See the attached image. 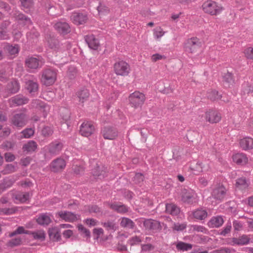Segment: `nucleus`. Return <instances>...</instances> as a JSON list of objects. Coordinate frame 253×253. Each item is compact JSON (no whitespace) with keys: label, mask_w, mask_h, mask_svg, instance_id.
<instances>
[{"label":"nucleus","mask_w":253,"mask_h":253,"mask_svg":"<svg viewBox=\"0 0 253 253\" xmlns=\"http://www.w3.org/2000/svg\"><path fill=\"white\" fill-rule=\"evenodd\" d=\"M47 42L48 47L54 50H58L61 46V43L59 40L55 36L49 35L47 36Z\"/></svg>","instance_id":"c85d7f7f"},{"label":"nucleus","mask_w":253,"mask_h":253,"mask_svg":"<svg viewBox=\"0 0 253 253\" xmlns=\"http://www.w3.org/2000/svg\"><path fill=\"white\" fill-rule=\"evenodd\" d=\"M244 54L247 59L253 60V48H247L244 50Z\"/></svg>","instance_id":"0e129e2a"},{"label":"nucleus","mask_w":253,"mask_h":253,"mask_svg":"<svg viewBox=\"0 0 253 253\" xmlns=\"http://www.w3.org/2000/svg\"><path fill=\"white\" fill-rule=\"evenodd\" d=\"M98 13L100 15H107L110 12V8L104 3L99 2V5L97 7Z\"/></svg>","instance_id":"49530a36"},{"label":"nucleus","mask_w":253,"mask_h":253,"mask_svg":"<svg viewBox=\"0 0 253 253\" xmlns=\"http://www.w3.org/2000/svg\"><path fill=\"white\" fill-rule=\"evenodd\" d=\"M176 247L177 250L187 251L192 248V245L191 244L180 241L177 243Z\"/></svg>","instance_id":"09e8293b"},{"label":"nucleus","mask_w":253,"mask_h":253,"mask_svg":"<svg viewBox=\"0 0 253 253\" xmlns=\"http://www.w3.org/2000/svg\"><path fill=\"white\" fill-rule=\"evenodd\" d=\"M76 96L80 103H84L88 100L90 96L89 90L85 88H82L76 92Z\"/></svg>","instance_id":"cd10ccee"},{"label":"nucleus","mask_w":253,"mask_h":253,"mask_svg":"<svg viewBox=\"0 0 253 253\" xmlns=\"http://www.w3.org/2000/svg\"><path fill=\"white\" fill-rule=\"evenodd\" d=\"M22 244V240L21 238H15L11 239L8 242L9 246L13 247L18 246Z\"/></svg>","instance_id":"bf43d9fd"},{"label":"nucleus","mask_w":253,"mask_h":253,"mask_svg":"<svg viewBox=\"0 0 253 253\" xmlns=\"http://www.w3.org/2000/svg\"><path fill=\"white\" fill-rule=\"evenodd\" d=\"M84 40L89 48L93 50L97 51L100 47L99 39L93 34L85 36Z\"/></svg>","instance_id":"6ab92c4d"},{"label":"nucleus","mask_w":253,"mask_h":253,"mask_svg":"<svg viewBox=\"0 0 253 253\" xmlns=\"http://www.w3.org/2000/svg\"><path fill=\"white\" fill-rule=\"evenodd\" d=\"M201 46V42L197 37H192L187 40L184 43L185 50L189 53H194Z\"/></svg>","instance_id":"9d476101"},{"label":"nucleus","mask_w":253,"mask_h":253,"mask_svg":"<svg viewBox=\"0 0 253 253\" xmlns=\"http://www.w3.org/2000/svg\"><path fill=\"white\" fill-rule=\"evenodd\" d=\"M66 166V161L61 158H58L54 160L50 165V169L54 172L62 170L65 168Z\"/></svg>","instance_id":"b1692460"},{"label":"nucleus","mask_w":253,"mask_h":253,"mask_svg":"<svg viewBox=\"0 0 253 253\" xmlns=\"http://www.w3.org/2000/svg\"><path fill=\"white\" fill-rule=\"evenodd\" d=\"M29 235H31L33 239L42 242L45 240V233L43 230L31 231Z\"/></svg>","instance_id":"4c0bfd02"},{"label":"nucleus","mask_w":253,"mask_h":253,"mask_svg":"<svg viewBox=\"0 0 253 253\" xmlns=\"http://www.w3.org/2000/svg\"><path fill=\"white\" fill-rule=\"evenodd\" d=\"M207 95L208 98L212 101L218 100L222 97V95L215 89L208 91Z\"/></svg>","instance_id":"a19ab883"},{"label":"nucleus","mask_w":253,"mask_h":253,"mask_svg":"<svg viewBox=\"0 0 253 253\" xmlns=\"http://www.w3.org/2000/svg\"><path fill=\"white\" fill-rule=\"evenodd\" d=\"M71 19L74 24L80 25L86 22L88 16L86 12L74 11L71 16Z\"/></svg>","instance_id":"f3484780"},{"label":"nucleus","mask_w":253,"mask_h":253,"mask_svg":"<svg viewBox=\"0 0 253 253\" xmlns=\"http://www.w3.org/2000/svg\"><path fill=\"white\" fill-rule=\"evenodd\" d=\"M36 221L39 225L46 226L50 224L51 219L49 213L47 212L41 213L38 215Z\"/></svg>","instance_id":"72a5a7b5"},{"label":"nucleus","mask_w":253,"mask_h":253,"mask_svg":"<svg viewBox=\"0 0 253 253\" xmlns=\"http://www.w3.org/2000/svg\"><path fill=\"white\" fill-rule=\"evenodd\" d=\"M48 234L50 240L53 242H59L61 240L60 229L57 227L49 228Z\"/></svg>","instance_id":"a878e982"},{"label":"nucleus","mask_w":253,"mask_h":253,"mask_svg":"<svg viewBox=\"0 0 253 253\" xmlns=\"http://www.w3.org/2000/svg\"><path fill=\"white\" fill-rule=\"evenodd\" d=\"M35 132L34 129L32 128H27L24 129L21 131V133L23 135L24 138H29L32 136Z\"/></svg>","instance_id":"6e6d98bb"},{"label":"nucleus","mask_w":253,"mask_h":253,"mask_svg":"<svg viewBox=\"0 0 253 253\" xmlns=\"http://www.w3.org/2000/svg\"><path fill=\"white\" fill-rule=\"evenodd\" d=\"M114 71L115 73L121 76H127L130 71L129 65L124 60H119L114 65Z\"/></svg>","instance_id":"0eeeda50"},{"label":"nucleus","mask_w":253,"mask_h":253,"mask_svg":"<svg viewBox=\"0 0 253 253\" xmlns=\"http://www.w3.org/2000/svg\"><path fill=\"white\" fill-rule=\"evenodd\" d=\"M27 121V116L24 113H19L13 115L11 118V124L17 127L25 126Z\"/></svg>","instance_id":"4468645a"},{"label":"nucleus","mask_w":253,"mask_h":253,"mask_svg":"<svg viewBox=\"0 0 253 253\" xmlns=\"http://www.w3.org/2000/svg\"><path fill=\"white\" fill-rule=\"evenodd\" d=\"M110 209L120 214H125L128 211L129 207L121 202H109Z\"/></svg>","instance_id":"a211bd4d"},{"label":"nucleus","mask_w":253,"mask_h":253,"mask_svg":"<svg viewBox=\"0 0 253 253\" xmlns=\"http://www.w3.org/2000/svg\"><path fill=\"white\" fill-rule=\"evenodd\" d=\"M143 225L146 229L155 232L160 231L162 228L160 221L151 219L145 220Z\"/></svg>","instance_id":"5701e85b"},{"label":"nucleus","mask_w":253,"mask_h":253,"mask_svg":"<svg viewBox=\"0 0 253 253\" xmlns=\"http://www.w3.org/2000/svg\"><path fill=\"white\" fill-rule=\"evenodd\" d=\"M235 185L238 188L245 189L249 186V183H248L246 177H242L236 179Z\"/></svg>","instance_id":"c03bdc74"},{"label":"nucleus","mask_w":253,"mask_h":253,"mask_svg":"<svg viewBox=\"0 0 253 253\" xmlns=\"http://www.w3.org/2000/svg\"><path fill=\"white\" fill-rule=\"evenodd\" d=\"M192 215L193 217L196 219L203 220L207 217L208 212L205 209L199 208L192 212Z\"/></svg>","instance_id":"e433bc0d"},{"label":"nucleus","mask_w":253,"mask_h":253,"mask_svg":"<svg viewBox=\"0 0 253 253\" xmlns=\"http://www.w3.org/2000/svg\"><path fill=\"white\" fill-rule=\"evenodd\" d=\"M222 82L223 85L226 88H231L235 84V80L234 75L230 72H227L222 75Z\"/></svg>","instance_id":"393cba45"},{"label":"nucleus","mask_w":253,"mask_h":253,"mask_svg":"<svg viewBox=\"0 0 253 253\" xmlns=\"http://www.w3.org/2000/svg\"><path fill=\"white\" fill-rule=\"evenodd\" d=\"M239 144L243 150H252L253 149V138L248 136L244 137L240 140Z\"/></svg>","instance_id":"7c9ffc66"},{"label":"nucleus","mask_w":253,"mask_h":253,"mask_svg":"<svg viewBox=\"0 0 253 253\" xmlns=\"http://www.w3.org/2000/svg\"><path fill=\"white\" fill-rule=\"evenodd\" d=\"M95 163L94 167L91 169V173L96 178L101 179L106 177L107 176V168L102 166L100 167L96 160H93Z\"/></svg>","instance_id":"aec40b11"},{"label":"nucleus","mask_w":253,"mask_h":253,"mask_svg":"<svg viewBox=\"0 0 253 253\" xmlns=\"http://www.w3.org/2000/svg\"><path fill=\"white\" fill-rule=\"evenodd\" d=\"M20 84L17 81H11L7 85V90L9 92L14 94L20 89Z\"/></svg>","instance_id":"79ce46f5"},{"label":"nucleus","mask_w":253,"mask_h":253,"mask_svg":"<svg viewBox=\"0 0 253 253\" xmlns=\"http://www.w3.org/2000/svg\"><path fill=\"white\" fill-rule=\"evenodd\" d=\"M121 226L123 228L133 229L135 227V223L130 218L126 217L122 218Z\"/></svg>","instance_id":"ea45409f"},{"label":"nucleus","mask_w":253,"mask_h":253,"mask_svg":"<svg viewBox=\"0 0 253 253\" xmlns=\"http://www.w3.org/2000/svg\"><path fill=\"white\" fill-rule=\"evenodd\" d=\"M186 223H175L173 226V230L177 231H182L186 229Z\"/></svg>","instance_id":"338daca9"},{"label":"nucleus","mask_w":253,"mask_h":253,"mask_svg":"<svg viewBox=\"0 0 253 253\" xmlns=\"http://www.w3.org/2000/svg\"><path fill=\"white\" fill-rule=\"evenodd\" d=\"M146 100L145 95L139 91H135L128 96L130 106L134 108H141Z\"/></svg>","instance_id":"39448f33"},{"label":"nucleus","mask_w":253,"mask_h":253,"mask_svg":"<svg viewBox=\"0 0 253 253\" xmlns=\"http://www.w3.org/2000/svg\"><path fill=\"white\" fill-rule=\"evenodd\" d=\"M88 211L90 213H102V212L101 209L95 205L89 206Z\"/></svg>","instance_id":"e2e57ef3"},{"label":"nucleus","mask_w":253,"mask_h":253,"mask_svg":"<svg viewBox=\"0 0 253 253\" xmlns=\"http://www.w3.org/2000/svg\"><path fill=\"white\" fill-rule=\"evenodd\" d=\"M55 30L60 35H66L70 33L71 27L68 23L65 20H60L54 25Z\"/></svg>","instance_id":"2eb2a0df"},{"label":"nucleus","mask_w":253,"mask_h":253,"mask_svg":"<svg viewBox=\"0 0 253 253\" xmlns=\"http://www.w3.org/2000/svg\"><path fill=\"white\" fill-rule=\"evenodd\" d=\"M32 196L29 192H17L12 194V198L15 204L28 203Z\"/></svg>","instance_id":"ddd939ff"},{"label":"nucleus","mask_w":253,"mask_h":253,"mask_svg":"<svg viewBox=\"0 0 253 253\" xmlns=\"http://www.w3.org/2000/svg\"><path fill=\"white\" fill-rule=\"evenodd\" d=\"M224 223L222 216L216 215L212 216L208 222L207 225L210 228H218Z\"/></svg>","instance_id":"c756f323"},{"label":"nucleus","mask_w":253,"mask_h":253,"mask_svg":"<svg viewBox=\"0 0 253 253\" xmlns=\"http://www.w3.org/2000/svg\"><path fill=\"white\" fill-rule=\"evenodd\" d=\"M14 180L11 178L4 179L2 184L4 188H9L11 187L14 183Z\"/></svg>","instance_id":"774afa93"},{"label":"nucleus","mask_w":253,"mask_h":253,"mask_svg":"<svg viewBox=\"0 0 253 253\" xmlns=\"http://www.w3.org/2000/svg\"><path fill=\"white\" fill-rule=\"evenodd\" d=\"M17 209L16 207L3 208L0 209V213L3 215H10L16 213Z\"/></svg>","instance_id":"8fccbe9b"},{"label":"nucleus","mask_w":253,"mask_h":253,"mask_svg":"<svg viewBox=\"0 0 253 253\" xmlns=\"http://www.w3.org/2000/svg\"><path fill=\"white\" fill-rule=\"evenodd\" d=\"M29 101V99L27 97L19 94L11 97L9 100V103L11 106L15 107L27 104Z\"/></svg>","instance_id":"4be33fe9"},{"label":"nucleus","mask_w":253,"mask_h":253,"mask_svg":"<svg viewBox=\"0 0 253 253\" xmlns=\"http://www.w3.org/2000/svg\"><path fill=\"white\" fill-rule=\"evenodd\" d=\"M206 121L211 124H216L220 121L221 115L219 112L215 109H210L205 113Z\"/></svg>","instance_id":"dca6fc26"},{"label":"nucleus","mask_w":253,"mask_h":253,"mask_svg":"<svg viewBox=\"0 0 253 253\" xmlns=\"http://www.w3.org/2000/svg\"><path fill=\"white\" fill-rule=\"evenodd\" d=\"M144 179L143 174L141 173H136L133 178L134 183L139 186H141L143 184Z\"/></svg>","instance_id":"864d4df0"},{"label":"nucleus","mask_w":253,"mask_h":253,"mask_svg":"<svg viewBox=\"0 0 253 253\" xmlns=\"http://www.w3.org/2000/svg\"><path fill=\"white\" fill-rule=\"evenodd\" d=\"M104 234V230L102 228H95L93 229L92 234L94 240H98L100 236Z\"/></svg>","instance_id":"4d7b16f0"},{"label":"nucleus","mask_w":253,"mask_h":253,"mask_svg":"<svg viewBox=\"0 0 253 253\" xmlns=\"http://www.w3.org/2000/svg\"><path fill=\"white\" fill-rule=\"evenodd\" d=\"M232 159L234 163L241 166L246 165L248 162V158L246 154L243 153H238L233 155Z\"/></svg>","instance_id":"473e14b6"},{"label":"nucleus","mask_w":253,"mask_h":253,"mask_svg":"<svg viewBox=\"0 0 253 253\" xmlns=\"http://www.w3.org/2000/svg\"><path fill=\"white\" fill-rule=\"evenodd\" d=\"M101 225L110 234L109 236L111 237H112L111 234L114 233L119 228L115 219H107L101 221Z\"/></svg>","instance_id":"412c9836"},{"label":"nucleus","mask_w":253,"mask_h":253,"mask_svg":"<svg viewBox=\"0 0 253 253\" xmlns=\"http://www.w3.org/2000/svg\"><path fill=\"white\" fill-rule=\"evenodd\" d=\"M165 212L173 216L178 215L180 212V208L175 204L166 203L165 205Z\"/></svg>","instance_id":"f704fd0d"},{"label":"nucleus","mask_w":253,"mask_h":253,"mask_svg":"<svg viewBox=\"0 0 253 253\" xmlns=\"http://www.w3.org/2000/svg\"><path fill=\"white\" fill-rule=\"evenodd\" d=\"M3 49L10 55H15L19 52V46L16 44L14 45L6 43L4 44Z\"/></svg>","instance_id":"58836bf2"},{"label":"nucleus","mask_w":253,"mask_h":253,"mask_svg":"<svg viewBox=\"0 0 253 253\" xmlns=\"http://www.w3.org/2000/svg\"><path fill=\"white\" fill-rule=\"evenodd\" d=\"M165 33L161 27H156L153 30L154 37L156 39H160Z\"/></svg>","instance_id":"5fc2aeb1"},{"label":"nucleus","mask_w":253,"mask_h":253,"mask_svg":"<svg viewBox=\"0 0 253 253\" xmlns=\"http://www.w3.org/2000/svg\"><path fill=\"white\" fill-rule=\"evenodd\" d=\"M44 62L41 56H28L25 61V66L29 72L34 73L38 68H41Z\"/></svg>","instance_id":"20e7f679"},{"label":"nucleus","mask_w":253,"mask_h":253,"mask_svg":"<svg viewBox=\"0 0 253 253\" xmlns=\"http://www.w3.org/2000/svg\"><path fill=\"white\" fill-rule=\"evenodd\" d=\"M25 88L31 95H35L38 92L39 84L37 78L33 76H27L25 79Z\"/></svg>","instance_id":"6e6552de"},{"label":"nucleus","mask_w":253,"mask_h":253,"mask_svg":"<svg viewBox=\"0 0 253 253\" xmlns=\"http://www.w3.org/2000/svg\"><path fill=\"white\" fill-rule=\"evenodd\" d=\"M42 135L44 137H48L53 133V128L49 126H44L41 130Z\"/></svg>","instance_id":"3c124183"},{"label":"nucleus","mask_w":253,"mask_h":253,"mask_svg":"<svg viewBox=\"0 0 253 253\" xmlns=\"http://www.w3.org/2000/svg\"><path fill=\"white\" fill-rule=\"evenodd\" d=\"M21 4L22 7V9L26 13L30 11L32 8L34 2L33 0H20Z\"/></svg>","instance_id":"a18cd8bd"},{"label":"nucleus","mask_w":253,"mask_h":253,"mask_svg":"<svg viewBox=\"0 0 253 253\" xmlns=\"http://www.w3.org/2000/svg\"><path fill=\"white\" fill-rule=\"evenodd\" d=\"M227 190L221 183H217L213 185L211 192L212 198L218 203H221L227 198Z\"/></svg>","instance_id":"f257e3e1"},{"label":"nucleus","mask_w":253,"mask_h":253,"mask_svg":"<svg viewBox=\"0 0 253 253\" xmlns=\"http://www.w3.org/2000/svg\"><path fill=\"white\" fill-rule=\"evenodd\" d=\"M95 130V126L91 121H84L80 126V133L84 137L91 136L94 133Z\"/></svg>","instance_id":"f8f14e48"},{"label":"nucleus","mask_w":253,"mask_h":253,"mask_svg":"<svg viewBox=\"0 0 253 253\" xmlns=\"http://www.w3.org/2000/svg\"><path fill=\"white\" fill-rule=\"evenodd\" d=\"M202 8L205 13L211 15H218L223 10L221 4L211 0L205 1L202 4Z\"/></svg>","instance_id":"7ed1b4c3"},{"label":"nucleus","mask_w":253,"mask_h":253,"mask_svg":"<svg viewBox=\"0 0 253 253\" xmlns=\"http://www.w3.org/2000/svg\"><path fill=\"white\" fill-rule=\"evenodd\" d=\"M100 134L105 139L114 140L118 136V130L112 126H104L101 128Z\"/></svg>","instance_id":"1a4fd4ad"},{"label":"nucleus","mask_w":253,"mask_h":253,"mask_svg":"<svg viewBox=\"0 0 253 253\" xmlns=\"http://www.w3.org/2000/svg\"><path fill=\"white\" fill-rule=\"evenodd\" d=\"M128 243L130 246H133L142 242L141 238L137 236H134L129 239Z\"/></svg>","instance_id":"13d9d810"},{"label":"nucleus","mask_w":253,"mask_h":253,"mask_svg":"<svg viewBox=\"0 0 253 253\" xmlns=\"http://www.w3.org/2000/svg\"><path fill=\"white\" fill-rule=\"evenodd\" d=\"M16 169L14 165L12 164H7L3 169L4 174H9L15 171Z\"/></svg>","instance_id":"052dcab7"},{"label":"nucleus","mask_w":253,"mask_h":253,"mask_svg":"<svg viewBox=\"0 0 253 253\" xmlns=\"http://www.w3.org/2000/svg\"><path fill=\"white\" fill-rule=\"evenodd\" d=\"M1 148L6 150L12 149L14 146V143L10 141H5L1 144Z\"/></svg>","instance_id":"69168bd1"},{"label":"nucleus","mask_w":253,"mask_h":253,"mask_svg":"<svg viewBox=\"0 0 253 253\" xmlns=\"http://www.w3.org/2000/svg\"><path fill=\"white\" fill-rule=\"evenodd\" d=\"M241 94L245 95L253 93V85L250 84L248 82H245L242 84Z\"/></svg>","instance_id":"37998d69"},{"label":"nucleus","mask_w":253,"mask_h":253,"mask_svg":"<svg viewBox=\"0 0 253 253\" xmlns=\"http://www.w3.org/2000/svg\"><path fill=\"white\" fill-rule=\"evenodd\" d=\"M58 215L66 222H74L77 219L76 214L71 211H61L58 212Z\"/></svg>","instance_id":"c9c22d12"},{"label":"nucleus","mask_w":253,"mask_h":253,"mask_svg":"<svg viewBox=\"0 0 253 253\" xmlns=\"http://www.w3.org/2000/svg\"><path fill=\"white\" fill-rule=\"evenodd\" d=\"M16 18L18 20L22 22L24 24L28 26L32 24V22L30 18L22 13H18L16 15Z\"/></svg>","instance_id":"de8ad7c7"},{"label":"nucleus","mask_w":253,"mask_h":253,"mask_svg":"<svg viewBox=\"0 0 253 253\" xmlns=\"http://www.w3.org/2000/svg\"><path fill=\"white\" fill-rule=\"evenodd\" d=\"M232 226L230 222H228L223 229L220 231V235L225 236L230 232Z\"/></svg>","instance_id":"680f3d73"},{"label":"nucleus","mask_w":253,"mask_h":253,"mask_svg":"<svg viewBox=\"0 0 253 253\" xmlns=\"http://www.w3.org/2000/svg\"><path fill=\"white\" fill-rule=\"evenodd\" d=\"M45 159H50L51 157L58 155L63 148V143L58 139L50 142L45 147Z\"/></svg>","instance_id":"f03ea898"},{"label":"nucleus","mask_w":253,"mask_h":253,"mask_svg":"<svg viewBox=\"0 0 253 253\" xmlns=\"http://www.w3.org/2000/svg\"><path fill=\"white\" fill-rule=\"evenodd\" d=\"M79 231L83 235V237L87 239H90L91 237L90 231L85 228L82 224H79L78 226Z\"/></svg>","instance_id":"603ef678"},{"label":"nucleus","mask_w":253,"mask_h":253,"mask_svg":"<svg viewBox=\"0 0 253 253\" xmlns=\"http://www.w3.org/2000/svg\"><path fill=\"white\" fill-rule=\"evenodd\" d=\"M197 194L190 189L184 188L181 193V201L185 204L192 205L196 202Z\"/></svg>","instance_id":"9b49d317"},{"label":"nucleus","mask_w":253,"mask_h":253,"mask_svg":"<svg viewBox=\"0 0 253 253\" xmlns=\"http://www.w3.org/2000/svg\"><path fill=\"white\" fill-rule=\"evenodd\" d=\"M250 240L251 239L248 235L243 234L238 238H232L231 243L233 246H244L249 244Z\"/></svg>","instance_id":"bb28decb"},{"label":"nucleus","mask_w":253,"mask_h":253,"mask_svg":"<svg viewBox=\"0 0 253 253\" xmlns=\"http://www.w3.org/2000/svg\"><path fill=\"white\" fill-rule=\"evenodd\" d=\"M57 70L47 68L42 71V81L46 86L52 85L56 80Z\"/></svg>","instance_id":"423d86ee"},{"label":"nucleus","mask_w":253,"mask_h":253,"mask_svg":"<svg viewBox=\"0 0 253 253\" xmlns=\"http://www.w3.org/2000/svg\"><path fill=\"white\" fill-rule=\"evenodd\" d=\"M38 148V144L34 140H29L27 143L23 144L22 150L26 154H31L36 152Z\"/></svg>","instance_id":"2f4dec72"}]
</instances>
